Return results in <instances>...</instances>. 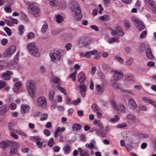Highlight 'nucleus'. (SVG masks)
<instances>
[{"label":"nucleus","instance_id":"56","mask_svg":"<svg viewBox=\"0 0 156 156\" xmlns=\"http://www.w3.org/2000/svg\"><path fill=\"white\" fill-rule=\"evenodd\" d=\"M34 36V34L32 32L30 33L27 36V38L29 39H32L33 38Z\"/></svg>","mask_w":156,"mask_h":156},{"label":"nucleus","instance_id":"35","mask_svg":"<svg viewBox=\"0 0 156 156\" xmlns=\"http://www.w3.org/2000/svg\"><path fill=\"white\" fill-rule=\"evenodd\" d=\"M93 123L95 125H97L99 127H101L103 126V124L99 120H95Z\"/></svg>","mask_w":156,"mask_h":156},{"label":"nucleus","instance_id":"1","mask_svg":"<svg viewBox=\"0 0 156 156\" xmlns=\"http://www.w3.org/2000/svg\"><path fill=\"white\" fill-rule=\"evenodd\" d=\"M26 87L29 95L33 98L35 95L37 87L35 82L33 80H28L26 83Z\"/></svg>","mask_w":156,"mask_h":156},{"label":"nucleus","instance_id":"61","mask_svg":"<svg viewBox=\"0 0 156 156\" xmlns=\"http://www.w3.org/2000/svg\"><path fill=\"white\" fill-rule=\"evenodd\" d=\"M24 28V26L23 25H20L19 26V29L20 32V34L22 35L23 33V30Z\"/></svg>","mask_w":156,"mask_h":156},{"label":"nucleus","instance_id":"16","mask_svg":"<svg viewBox=\"0 0 156 156\" xmlns=\"http://www.w3.org/2000/svg\"><path fill=\"white\" fill-rule=\"evenodd\" d=\"M128 103L131 108L133 109H135L137 108V105L135 101L133 99L129 98V100Z\"/></svg>","mask_w":156,"mask_h":156},{"label":"nucleus","instance_id":"48","mask_svg":"<svg viewBox=\"0 0 156 156\" xmlns=\"http://www.w3.org/2000/svg\"><path fill=\"white\" fill-rule=\"evenodd\" d=\"M81 43L83 44L85 47L87 46L89 44L87 42V39H86L81 40Z\"/></svg>","mask_w":156,"mask_h":156},{"label":"nucleus","instance_id":"40","mask_svg":"<svg viewBox=\"0 0 156 156\" xmlns=\"http://www.w3.org/2000/svg\"><path fill=\"white\" fill-rule=\"evenodd\" d=\"M30 139L32 140H41V138L38 136H31Z\"/></svg>","mask_w":156,"mask_h":156},{"label":"nucleus","instance_id":"4","mask_svg":"<svg viewBox=\"0 0 156 156\" xmlns=\"http://www.w3.org/2000/svg\"><path fill=\"white\" fill-rule=\"evenodd\" d=\"M28 9L29 12L33 14L36 17L39 15L40 9L38 7L32 4H29L28 6Z\"/></svg>","mask_w":156,"mask_h":156},{"label":"nucleus","instance_id":"44","mask_svg":"<svg viewBox=\"0 0 156 156\" xmlns=\"http://www.w3.org/2000/svg\"><path fill=\"white\" fill-rule=\"evenodd\" d=\"M6 85V83L5 81L0 80V89Z\"/></svg>","mask_w":156,"mask_h":156},{"label":"nucleus","instance_id":"23","mask_svg":"<svg viewBox=\"0 0 156 156\" xmlns=\"http://www.w3.org/2000/svg\"><path fill=\"white\" fill-rule=\"evenodd\" d=\"M30 107L27 105H23L21 107V112L23 113L29 112Z\"/></svg>","mask_w":156,"mask_h":156},{"label":"nucleus","instance_id":"32","mask_svg":"<svg viewBox=\"0 0 156 156\" xmlns=\"http://www.w3.org/2000/svg\"><path fill=\"white\" fill-rule=\"evenodd\" d=\"M55 94L54 91L53 90H51L49 92V99L51 101H52L53 99Z\"/></svg>","mask_w":156,"mask_h":156},{"label":"nucleus","instance_id":"62","mask_svg":"<svg viewBox=\"0 0 156 156\" xmlns=\"http://www.w3.org/2000/svg\"><path fill=\"white\" fill-rule=\"evenodd\" d=\"M113 87L114 88L119 89L120 88V84L119 83H112Z\"/></svg>","mask_w":156,"mask_h":156},{"label":"nucleus","instance_id":"64","mask_svg":"<svg viewBox=\"0 0 156 156\" xmlns=\"http://www.w3.org/2000/svg\"><path fill=\"white\" fill-rule=\"evenodd\" d=\"M111 34L114 37H116L118 34L117 32L113 30H112V31L111 32Z\"/></svg>","mask_w":156,"mask_h":156},{"label":"nucleus","instance_id":"25","mask_svg":"<svg viewBox=\"0 0 156 156\" xmlns=\"http://www.w3.org/2000/svg\"><path fill=\"white\" fill-rule=\"evenodd\" d=\"M32 51V52H30L32 55L36 57H38L40 56V54L37 48L34 49H33Z\"/></svg>","mask_w":156,"mask_h":156},{"label":"nucleus","instance_id":"12","mask_svg":"<svg viewBox=\"0 0 156 156\" xmlns=\"http://www.w3.org/2000/svg\"><path fill=\"white\" fill-rule=\"evenodd\" d=\"M111 102L112 106L114 109L121 111L123 112L126 111V109L123 105H117L116 102L114 101H111Z\"/></svg>","mask_w":156,"mask_h":156},{"label":"nucleus","instance_id":"17","mask_svg":"<svg viewBox=\"0 0 156 156\" xmlns=\"http://www.w3.org/2000/svg\"><path fill=\"white\" fill-rule=\"evenodd\" d=\"M9 108L6 105L0 107V115H3L6 114Z\"/></svg>","mask_w":156,"mask_h":156},{"label":"nucleus","instance_id":"5","mask_svg":"<svg viewBox=\"0 0 156 156\" xmlns=\"http://www.w3.org/2000/svg\"><path fill=\"white\" fill-rule=\"evenodd\" d=\"M10 147V151L9 153L10 156L14 155L16 153L18 148L20 146V144L18 142H14Z\"/></svg>","mask_w":156,"mask_h":156},{"label":"nucleus","instance_id":"43","mask_svg":"<svg viewBox=\"0 0 156 156\" xmlns=\"http://www.w3.org/2000/svg\"><path fill=\"white\" fill-rule=\"evenodd\" d=\"M61 131V128L60 127H58L57 128L56 130L55 131V133L54 137L55 138H57L58 137V132Z\"/></svg>","mask_w":156,"mask_h":156},{"label":"nucleus","instance_id":"26","mask_svg":"<svg viewBox=\"0 0 156 156\" xmlns=\"http://www.w3.org/2000/svg\"><path fill=\"white\" fill-rule=\"evenodd\" d=\"M97 94L98 95H101L103 92L104 87L103 86L99 85H97L96 86Z\"/></svg>","mask_w":156,"mask_h":156},{"label":"nucleus","instance_id":"57","mask_svg":"<svg viewBox=\"0 0 156 156\" xmlns=\"http://www.w3.org/2000/svg\"><path fill=\"white\" fill-rule=\"evenodd\" d=\"M81 101V99L80 98L77 99L76 100H74L72 101L73 104L77 105Z\"/></svg>","mask_w":156,"mask_h":156},{"label":"nucleus","instance_id":"27","mask_svg":"<svg viewBox=\"0 0 156 156\" xmlns=\"http://www.w3.org/2000/svg\"><path fill=\"white\" fill-rule=\"evenodd\" d=\"M72 129L73 131L79 130L81 129V126L78 123H75L73 125Z\"/></svg>","mask_w":156,"mask_h":156},{"label":"nucleus","instance_id":"45","mask_svg":"<svg viewBox=\"0 0 156 156\" xmlns=\"http://www.w3.org/2000/svg\"><path fill=\"white\" fill-rule=\"evenodd\" d=\"M4 29L9 36H10L11 35V32L10 30L8 27H5L4 28Z\"/></svg>","mask_w":156,"mask_h":156},{"label":"nucleus","instance_id":"41","mask_svg":"<svg viewBox=\"0 0 156 156\" xmlns=\"http://www.w3.org/2000/svg\"><path fill=\"white\" fill-rule=\"evenodd\" d=\"M85 146L89 148L91 150L94 147V144L92 143H90L89 144H86Z\"/></svg>","mask_w":156,"mask_h":156},{"label":"nucleus","instance_id":"36","mask_svg":"<svg viewBox=\"0 0 156 156\" xmlns=\"http://www.w3.org/2000/svg\"><path fill=\"white\" fill-rule=\"evenodd\" d=\"M76 73L77 70H75L74 73L71 74L69 75L70 77L72 78L73 81H75L76 80Z\"/></svg>","mask_w":156,"mask_h":156},{"label":"nucleus","instance_id":"39","mask_svg":"<svg viewBox=\"0 0 156 156\" xmlns=\"http://www.w3.org/2000/svg\"><path fill=\"white\" fill-rule=\"evenodd\" d=\"M17 62H14L12 63V66L13 67L16 69H18L20 67V65L17 63Z\"/></svg>","mask_w":156,"mask_h":156},{"label":"nucleus","instance_id":"31","mask_svg":"<svg viewBox=\"0 0 156 156\" xmlns=\"http://www.w3.org/2000/svg\"><path fill=\"white\" fill-rule=\"evenodd\" d=\"M100 19L103 20L108 21L110 19V16L108 15H105L100 17Z\"/></svg>","mask_w":156,"mask_h":156},{"label":"nucleus","instance_id":"49","mask_svg":"<svg viewBox=\"0 0 156 156\" xmlns=\"http://www.w3.org/2000/svg\"><path fill=\"white\" fill-rule=\"evenodd\" d=\"M125 26L126 28L129 29L130 27V25L129 21L127 20H124Z\"/></svg>","mask_w":156,"mask_h":156},{"label":"nucleus","instance_id":"22","mask_svg":"<svg viewBox=\"0 0 156 156\" xmlns=\"http://www.w3.org/2000/svg\"><path fill=\"white\" fill-rule=\"evenodd\" d=\"M142 100L143 101H145L147 102V103L151 104V105H153L154 107H156V102L155 101H153L150 98H148L146 97L143 98Z\"/></svg>","mask_w":156,"mask_h":156},{"label":"nucleus","instance_id":"53","mask_svg":"<svg viewBox=\"0 0 156 156\" xmlns=\"http://www.w3.org/2000/svg\"><path fill=\"white\" fill-rule=\"evenodd\" d=\"M44 134L47 136H50L51 134L50 131L47 129H45L44 131Z\"/></svg>","mask_w":156,"mask_h":156},{"label":"nucleus","instance_id":"18","mask_svg":"<svg viewBox=\"0 0 156 156\" xmlns=\"http://www.w3.org/2000/svg\"><path fill=\"white\" fill-rule=\"evenodd\" d=\"M146 54L147 57L150 59H152L154 58V56L152 54L151 48L148 47L146 50Z\"/></svg>","mask_w":156,"mask_h":156},{"label":"nucleus","instance_id":"52","mask_svg":"<svg viewBox=\"0 0 156 156\" xmlns=\"http://www.w3.org/2000/svg\"><path fill=\"white\" fill-rule=\"evenodd\" d=\"M124 50L126 53L129 54L131 51V48L129 46H126Z\"/></svg>","mask_w":156,"mask_h":156},{"label":"nucleus","instance_id":"11","mask_svg":"<svg viewBox=\"0 0 156 156\" xmlns=\"http://www.w3.org/2000/svg\"><path fill=\"white\" fill-rule=\"evenodd\" d=\"M14 141L11 140L3 141L0 143V147L3 149L10 147Z\"/></svg>","mask_w":156,"mask_h":156},{"label":"nucleus","instance_id":"55","mask_svg":"<svg viewBox=\"0 0 156 156\" xmlns=\"http://www.w3.org/2000/svg\"><path fill=\"white\" fill-rule=\"evenodd\" d=\"M133 148L134 147L133 146L129 144H127L126 146V149L129 151L132 150Z\"/></svg>","mask_w":156,"mask_h":156},{"label":"nucleus","instance_id":"20","mask_svg":"<svg viewBox=\"0 0 156 156\" xmlns=\"http://www.w3.org/2000/svg\"><path fill=\"white\" fill-rule=\"evenodd\" d=\"M51 83L52 87L56 88V87L53 85L54 84L56 85H57V84H59L60 83V80L57 77H53L52 78L51 80Z\"/></svg>","mask_w":156,"mask_h":156},{"label":"nucleus","instance_id":"3","mask_svg":"<svg viewBox=\"0 0 156 156\" xmlns=\"http://www.w3.org/2000/svg\"><path fill=\"white\" fill-rule=\"evenodd\" d=\"M49 54L51 59L52 62L57 63L60 60L61 56L59 51L57 50H53Z\"/></svg>","mask_w":156,"mask_h":156},{"label":"nucleus","instance_id":"60","mask_svg":"<svg viewBox=\"0 0 156 156\" xmlns=\"http://www.w3.org/2000/svg\"><path fill=\"white\" fill-rule=\"evenodd\" d=\"M127 125L125 123L122 124H119L117 126V127L119 128H122L126 127Z\"/></svg>","mask_w":156,"mask_h":156},{"label":"nucleus","instance_id":"2","mask_svg":"<svg viewBox=\"0 0 156 156\" xmlns=\"http://www.w3.org/2000/svg\"><path fill=\"white\" fill-rule=\"evenodd\" d=\"M73 7L76 15V18L78 20H80L82 17L81 10L79 5L76 2L73 3Z\"/></svg>","mask_w":156,"mask_h":156},{"label":"nucleus","instance_id":"10","mask_svg":"<svg viewBox=\"0 0 156 156\" xmlns=\"http://www.w3.org/2000/svg\"><path fill=\"white\" fill-rule=\"evenodd\" d=\"M145 2L147 5L151 9L154 13H156V6L153 1L151 0H145Z\"/></svg>","mask_w":156,"mask_h":156},{"label":"nucleus","instance_id":"50","mask_svg":"<svg viewBox=\"0 0 156 156\" xmlns=\"http://www.w3.org/2000/svg\"><path fill=\"white\" fill-rule=\"evenodd\" d=\"M64 150L65 152H67V153H69L70 151V147L67 144L65 146Z\"/></svg>","mask_w":156,"mask_h":156},{"label":"nucleus","instance_id":"42","mask_svg":"<svg viewBox=\"0 0 156 156\" xmlns=\"http://www.w3.org/2000/svg\"><path fill=\"white\" fill-rule=\"evenodd\" d=\"M54 143V139L52 138H51L48 141V145L50 147H52Z\"/></svg>","mask_w":156,"mask_h":156},{"label":"nucleus","instance_id":"29","mask_svg":"<svg viewBox=\"0 0 156 156\" xmlns=\"http://www.w3.org/2000/svg\"><path fill=\"white\" fill-rule=\"evenodd\" d=\"M56 20L58 23H60L61 22L63 21L64 19L63 17L61 15H58L56 16Z\"/></svg>","mask_w":156,"mask_h":156},{"label":"nucleus","instance_id":"21","mask_svg":"<svg viewBox=\"0 0 156 156\" xmlns=\"http://www.w3.org/2000/svg\"><path fill=\"white\" fill-rule=\"evenodd\" d=\"M27 48L30 52H32L33 49L37 48L35 45V44L34 42L30 43H28L27 44Z\"/></svg>","mask_w":156,"mask_h":156},{"label":"nucleus","instance_id":"46","mask_svg":"<svg viewBox=\"0 0 156 156\" xmlns=\"http://www.w3.org/2000/svg\"><path fill=\"white\" fill-rule=\"evenodd\" d=\"M147 34V31L146 30L143 31L140 35V37L141 39L144 38L146 36Z\"/></svg>","mask_w":156,"mask_h":156},{"label":"nucleus","instance_id":"51","mask_svg":"<svg viewBox=\"0 0 156 156\" xmlns=\"http://www.w3.org/2000/svg\"><path fill=\"white\" fill-rule=\"evenodd\" d=\"M48 115L46 113H44L43 114L42 117L41 118V121H44L47 119Z\"/></svg>","mask_w":156,"mask_h":156},{"label":"nucleus","instance_id":"14","mask_svg":"<svg viewBox=\"0 0 156 156\" xmlns=\"http://www.w3.org/2000/svg\"><path fill=\"white\" fill-rule=\"evenodd\" d=\"M85 79V75L83 72L82 71L79 73L78 75V81L79 83H81L84 82Z\"/></svg>","mask_w":156,"mask_h":156},{"label":"nucleus","instance_id":"33","mask_svg":"<svg viewBox=\"0 0 156 156\" xmlns=\"http://www.w3.org/2000/svg\"><path fill=\"white\" fill-rule=\"evenodd\" d=\"M92 108L94 111H98L99 110V107L97 106V104L95 103L93 104L92 106Z\"/></svg>","mask_w":156,"mask_h":156},{"label":"nucleus","instance_id":"54","mask_svg":"<svg viewBox=\"0 0 156 156\" xmlns=\"http://www.w3.org/2000/svg\"><path fill=\"white\" fill-rule=\"evenodd\" d=\"M19 56L20 53L19 52H17L14 59V62H17L19 60Z\"/></svg>","mask_w":156,"mask_h":156},{"label":"nucleus","instance_id":"24","mask_svg":"<svg viewBox=\"0 0 156 156\" xmlns=\"http://www.w3.org/2000/svg\"><path fill=\"white\" fill-rule=\"evenodd\" d=\"M55 87H56V88L53 87L55 89L58 90H60L61 92H63L65 95H66L67 94L65 90L62 87H60L59 84H58L56 85L55 84H54L53 85Z\"/></svg>","mask_w":156,"mask_h":156},{"label":"nucleus","instance_id":"8","mask_svg":"<svg viewBox=\"0 0 156 156\" xmlns=\"http://www.w3.org/2000/svg\"><path fill=\"white\" fill-rule=\"evenodd\" d=\"M37 105L43 109L47 108V101L46 99L43 97H41L38 98L37 100Z\"/></svg>","mask_w":156,"mask_h":156},{"label":"nucleus","instance_id":"38","mask_svg":"<svg viewBox=\"0 0 156 156\" xmlns=\"http://www.w3.org/2000/svg\"><path fill=\"white\" fill-rule=\"evenodd\" d=\"M48 28V25H43L42 27L41 31L43 33H44Z\"/></svg>","mask_w":156,"mask_h":156},{"label":"nucleus","instance_id":"47","mask_svg":"<svg viewBox=\"0 0 156 156\" xmlns=\"http://www.w3.org/2000/svg\"><path fill=\"white\" fill-rule=\"evenodd\" d=\"M124 138L126 141H128L129 143H133L132 140L130 137L128 138L127 136H124Z\"/></svg>","mask_w":156,"mask_h":156},{"label":"nucleus","instance_id":"34","mask_svg":"<svg viewBox=\"0 0 156 156\" xmlns=\"http://www.w3.org/2000/svg\"><path fill=\"white\" fill-rule=\"evenodd\" d=\"M11 5H7L4 8V10L7 12L10 13L12 12L11 9L10 8Z\"/></svg>","mask_w":156,"mask_h":156},{"label":"nucleus","instance_id":"15","mask_svg":"<svg viewBox=\"0 0 156 156\" xmlns=\"http://www.w3.org/2000/svg\"><path fill=\"white\" fill-rule=\"evenodd\" d=\"M12 74L13 73L12 71H7L2 74V77L4 80H8L10 79V75Z\"/></svg>","mask_w":156,"mask_h":156},{"label":"nucleus","instance_id":"63","mask_svg":"<svg viewBox=\"0 0 156 156\" xmlns=\"http://www.w3.org/2000/svg\"><path fill=\"white\" fill-rule=\"evenodd\" d=\"M9 129L11 131V132H14L15 130L13 128V126L12 124H9L8 125Z\"/></svg>","mask_w":156,"mask_h":156},{"label":"nucleus","instance_id":"9","mask_svg":"<svg viewBox=\"0 0 156 156\" xmlns=\"http://www.w3.org/2000/svg\"><path fill=\"white\" fill-rule=\"evenodd\" d=\"M16 50V47L14 45L10 46L6 49L3 54L4 57H9L12 54H13Z\"/></svg>","mask_w":156,"mask_h":156},{"label":"nucleus","instance_id":"37","mask_svg":"<svg viewBox=\"0 0 156 156\" xmlns=\"http://www.w3.org/2000/svg\"><path fill=\"white\" fill-rule=\"evenodd\" d=\"M119 118L117 115H115L114 118H111L110 120L111 122H114L118 121Z\"/></svg>","mask_w":156,"mask_h":156},{"label":"nucleus","instance_id":"30","mask_svg":"<svg viewBox=\"0 0 156 156\" xmlns=\"http://www.w3.org/2000/svg\"><path fill=\"white\" fill-rule=\"evenodd\" d=\"M133 78V76L131 74L126 75L125 76V80L126 81H132Z\"/></svg>","mask_w":156,"mask_h":156},{"label":"nucleus","instance_id":"13","mask_svg":"<svg viewBox=\"0 0 156 156\" xmlns=\"http://www.w3.org/2000/svg\"><path fill=\"white\" fill-rule=\"evenodd\" d=\"M77 87L80 88V92L83 97H84L86 94V87L85 84H79L76 86Z\"/></svg>","mask_w":156,"mask_h":156},{"label":"nucleus","instance_id":"6","mask_svg":"<svg viewBox=\"0 0 156 156\" xmlns=\"http://www.w3.org/2000/svg\"><path fill=\"white\" fill-rule=\"evenodd\" d=\"M132 20L133 22L134 23L135 26L139 31H141L145 28V25L142 21L138 20L135 17H133Z\"/></svg>","mask_w":156,"mask_h":156},{"label":"nucleus","instance_id":"7","mask_svg":"<svg viewBox=\"0 0 156 156\" xmlns=\"http://www.w3.org/2000/svg\"><path fill=\"white\" fill-rule=\"evenodd\" d=\"M123 76L122 73L116 70L115 71V73L111 79L112 83H115Z\"/></svg>","mask_w":156,"mask_h":156},{"label":"nucleus","instance_id":"59","mask_svg":"<svg viewBox=\"0 0 156 156\" xmlns=\"http://www.w3.org/2000/svg\"><path fill=\"white\" fill-rule=\"evenodd\" d=\"M147 65L149 67H154L155 65V63L152 61H150L147 62Z\"/></svg>","mask_w":156,"mask_h":156},{"label":"nucleus","instance_id":"19","mask_svg":"<svg viewBox=\"0 0 156 156\" xmlns=\"http://www.w3.org/2000/svg\"><path fill=\"white\" fill-rule=\"evenodd\" d=\"M61 2V0H49L50 5L53 7L59 5Z\"/></svg>","mask_w":156,"mask_h":156},{"label":"nucleus","instance_id":"28","mask_svg":"<svg viewBox=\"0 0 156 156\" xmlns=\"http://www.w3.org/2000/svg\"><path fill=\"white\" fill-rule=\"evenodd\" d=\"M78 150L80 153V156H90V154L89 153L87 152L83 151L81 148L79 147Z\"/></svg>","mask_w":156,"mask_h":156},{"label":"nucleus","instance_id":"58","mask_svg":"<svg viewBox=\"0 0 156 156\" xmlns=\"http://www.w3.org/2000/svg\"><path fill=\"white\" fill-rule=\"evenodd\" d=\"M60 32V31L58 30H51V33L55 35L58 34Z\"/></svg>","mask_w":156,"mask_h":156}]
</instances>
